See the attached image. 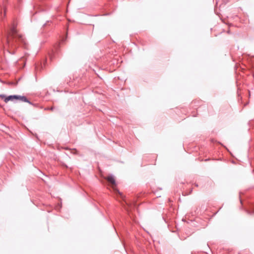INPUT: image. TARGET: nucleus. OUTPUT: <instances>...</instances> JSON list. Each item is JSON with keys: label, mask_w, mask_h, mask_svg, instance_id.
I'll return each instance as SVG.
<instances>
[{"label": "nucleus", "mask_w": 254, "mask_h": 254, "mask_svg": "<svg viewBox=\"0 0 254 254\" xmlns=\"http://www.w3.org/2000/svg\"><path fill=\"white\" fill-rule=\"evenodd\" d=\"M17 24L13 23L10 26L9 30L7 32L6 43L4 48L7 49L9 53L13 55L15 53L16 49L18 48L19 43L26 45V41L23 36L16 29Z\"/></svg>", "instance_id": "nucleus-1"}, {"label": "nucleus", "mask_w": 254, "mask_h": 254, "mask_svg": "<svg viewBox=\"0 0 254 254\" xmlns=\"http://www.w3.org/2000/svg\"><path fill=\"white\" fill-rule=\"evenodd\" d=\"M0 98L4 99V101L5 103H7L9 101H13L14 99L19 100L22 102H27L30 104L32 103L30 102L28 99L24 96H20V95H10L8 96H5L4 95L1 94L0 95Z\"/></svg>", "instance_id": "nucleus-2"}, {"label": "nucleus", "mask_w": 254, "mask_h": 254, "mask_svg": "<svg viewBox=\"0 0 254 254\" xmlns=\"http://www.w3.org/2000/svg\"><path fill=\"white\" fill-rule=\"evenodd\" d=\"M107 180L110 183H111L113 187L116 186V180L114 177L113 175L108 176L106 178Z\"/></svg>", "instance_id": "nucleus-3"}, {"label": "nucleus", "mask_w": 254, "mask_h": 254, "mask_svg": "<svg viewBox=\"0 0 254 254\" xmlns=\"http://www.w3.org/2000/svg\"><path fill=\"white\" fill-rule=\"evenodd\" d=\"M248 213L250 214H254V205L252 206L250 209L248 211Z\"/></svg>", "instance_id": "nucleus-4"}, {"label": "nucleus", "mask_w": 254, "mask_h": 254, "mask_svg": "<svg viewBox=\"0 0 254 254\" xmlns=\"http://www.w3.org/2000/svg\"><path fill=\"white\" fill-rule=\"evenodd\" d=\"M35 69H36V70H37V66L35 67Z\"/></svg>", "instance_id": "nucleus-5"}, {"label": "nucleus", "mask_w": 254, "mask_h": 254, "mask_svg": "<svg viewBox=\"0 0 254 254\" xmlns=\"http://www.w3.org/2000/svg\"><path fill=\"white\" fill-rule=\"evenodd\" d=\"M53 109V108H51V110H52Z\"/></svg>", "instance_id": "nucleus-6"}, {"label": "nucleus", "mask_w": 254, "mask_h": 254, "mask_svg": "<svg viewBox=\"0 0 254 254\" xmlns=\"http://www.w3.org/2000/svg\"><path fill=\"white\" fill-rule=\"evenodd\" d=\"M117 191L120 193V191H119V190H117Z\"/></svg>", "instance_id": "nucleus-7"}]
</instances>
